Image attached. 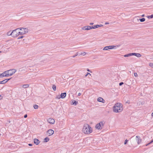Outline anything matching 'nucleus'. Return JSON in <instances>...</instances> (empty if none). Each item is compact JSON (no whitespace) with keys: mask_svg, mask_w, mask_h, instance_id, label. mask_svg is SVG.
<instances>
[{"mask_svg":"<svg viewBox=\"0 0 153 153\" xmlns=\"http://www.w3.org/2000/svg\"><path fill=\"white\" fill-rule=\"evenodd\" d=\"M10 35L13 37H16L20 35L18 29L17 28L13 30L11 32Z\"/></svg>","mask_w":153,"mask_h":153,"instance_id":"nucleus-5","label":"nucleus"},{"mask_svg":"<svg viewBox=\"0 0 153 153\" xmlns=\"http://www.w3.org/2000/svg\"><path fill=\"white\" fill-rule=\"evenodd\" d=\"M2 96L0 95V99H2Z\"/></svg>","mask_w":153,"mask_h":153,"instance_id":"nucleus-39","label":"nucleus"},{"mask_svg":"<svg viewBox=\"0 0 153 153\" xmlns=\"http://www.w3.org/2000/svg\"><path fill=\"white\" fill-rule=\"evenodd\" d=\"M145 20V19L144 18H143L140 19V21L141 22H144Z\"/></svg>","mask_w":153,"mask_h":153,"instance_id":"nucleus-24","label":"nucleus"},{"mask_svg":"<svg viewBox=\"0 0 153 153\" xmlns=\"http://www.w3.org/2000/svg\"><path fill=\"white\" fill-rule=\"evenodd\" d=\"M23 38V36H21L19 37L18 38V39H21V38Z\"/></svg>","mask_w":153,"mask_h":153,"instance_id":"nucleus-34","label":"nucleus"},{"mask_svg":"<svg viewBox=\"0 0 153 153\" xmlns=\"http://www.w3.org/2000/svg\"><path fill=\"white\" fill-rule=\"evenodd\" d=\"M114 112L116 113L120 112L123 110V105L120 103H117L115 104L113 107Z\"/></svg>","mask_w":153,"mask_h":153,"instance_id":"nucleus-2","label":"nucleus"},{"mask_svg":"<svg viewBox=\"0 0 153 153\" xmlns=\"http://www.w3.org/2000/svg\"><path fill=\"white\" fill-rule=\"evenodd\" d=\"M20 35L24 34L28 32V30L26 28H18Z\"/></svg>","mask_w":153,"mask_h":153,"instance_id":"nucleus-6","label":"nucleus"},{"mask_svg":"<svg viewBox=\"0 0 153 153\" xmlns=\"http://www.w3.org/2000/svg\"><path fill=\"white\" fill-rule=\"evenodd\" d=\"M105 123L104 121H102L97 124L95 126L96 128L98 130L101 129L103 127Z\"/></svg>","mask_w":153,"mask_h":153,"instance_id":"nucleus-4","label":"nucleus"},{"mask_svg":"<svg viewBox=\"0 0 153 153\" xmlns=\"http://www.w3.org/2000/svg\"><path fill=\"white\" fill-rule=\"evenodd\" d=\"M93 23H90V25H93Z\"/></svg>","mask_w":153,"mask_h":153,"instance_id":"nucleus-42","label":"nucleus"},{"mask_svg":"<svg viewBox=\"0 0 153 153\" xmlns=\"http://www.w3.org/2000/svg\"><path fill=\"white\" fill-rule=\"evenodd\" d=\"M27 117V114H25V116H24V117H25V118H26V117Z\"/></svg>","mask_w":153,"mask_h":153,"instance_id":"nucleus-36","label":"nucleus"},{"mask_svg":"<svg viewBox=\"0 0 153 153\" xmlns=\"http://www.w3.org/2000/svg\"><path fill=\"white\" fill-rule=\"evenodd\" d=\"M72 102L73 104H74L75 105H76L78 103V102L76 101H74V102L73 101Z\"/></svg>","mask_w":153,"mask_h":153,"instance_id":"nucleus-25","label":"nucleus"},{"mask_svg":"<svg viewBox=\"0 0 153 153\" xmlns=\"http://www.w3.org/2000/svg\"><path fill=\"white\" fill-rule=\"evenodd\" d=\"M115 47L114 46H108L109 49H111L114 48Z\"/></svg>","mask_w":153,"mask_h":153,"instance_id":"nucleus-20","label":"nucleus"},{"mask_svg":"<svg viewBox=\"0 0 153 153\" xmlns=\"http://www.w3.org/2000/svg\"><path fill=\"white\" fill-rule=\"evenodd\" d=\"M80 95H81V94H80V93H78V95L79 96H80Z\"/></svg>","mask_w":153,"mask_h":153,"instance_id":"nucleus-40","label":"nucleus"},{"mask_svg":"<svg viewBox=\"0 0 153 153\" xmlns=\"http://www.w3.org/2000/svg\"><path fill=\"white\" fill-rule=\"evenodd\" d=\"M29 85L28 84H25V85H24L22 86V87L24 88H28L29 87Z\"/></svg>","mask_w":153,"mask_h":153,"instance_id":"nucleus-17","label":"nucleus"},{"mask_svg":"<svg viewBox=\"0 0 153 153\" xmlns=\"http://www.w3.org/2000/svg\"><path fill=\"white\" fill-rule=\"evenodd\" d=\"M131 54H132V53H129V54H127L126 55H124V56L125 57H128L129 56H132Z\"/></svg>","mask_w":153,"mask_h":153,"instance_id":"nucleus-18","label":"nucleus"},{"mask_svg":"<svg viewBox=\"0 0 153 153\" xmlns=\"http://www.w3.org/2000/svg\"><path fill=\"white\" fill-rule=\"evenodd\" d=\"M132 55H134L137 57H140L141 56V55L139 53H132L131 54Z\"/></svg>","mask_w":153,"mask_h":153,"instance_id":"nucleus-14","label":"nucleus"},{"mask_svg":"<svg viewBox=\"0 0 153 153\" xmlns=\"http://www.w3.org/2000/svg\"><path fill=\"white\" fill-rule=\"evenodd\" d=\"M152 117H153V112L152 114Z\"/></svg>","mask_w":153,"mask_h":153,"instance_id":"nucleus-43","label":"nucleus"},{"mask_svg":"<svg viewBox=\"0 0 153 153\" xmlns=\"http://www.w3.org/2000/svg\"><path fill=\"white\" fill-rule=\"evenodd\" d=\"M97 101L98 102H101L103 103L105 102V100L102 98L101 97H99L97 99Z\"/></svg>","mask_w":153,"mask_h":153,"instance_id":"nucleus-12","label":"nucleus"},{"mask_svg":"<svg viewBox=\"0 0 153 153\" xmlns=\"http://www.w3.org/2000/svg\"><path fill=\"white\" fill-rule=\"evenodd\" d=\"M66 96V93L65 92L62 93L61 94L60 97L59 96L58 97H57L56 98L60 99V98H61L62 99H63L65 98Z\"/></svg>","mask_w":153,"mask_h":153,"instance_id":"nucleus-10","label":"nucleus"},{"mask_svg":"<svg viewBox=\"0 0 153 153\" xmlns=\"http://www.w3.org/2000/svg\"><path fill=\"white\" fill-rule=\"evenodd\" d=\"M1 51H0V53H1Z\"/></svg>","mask_w":153,"mask_h":153,"instance_id":"nucleus-45","label":"nucleus"},{"mask_svg":"<svg viewBox=\"0 0 153 153\" xmlns=\"http://www.w3.org/2000/svg\"><path fill=\"white\" fill-rule=\"evenodd\" d=\"M28 145H29V146H32V144H30H30H28Z\"/></svg>","mask_w":153,"mask_h":153,"instance_id":"nucleus-38","label":"nucleus"},{"mask_svg":"<svg viewBox=\"0 0 153 153\" xmlns=\"http://www.w3.org/2000/svg\"><path fill=\"white\" fill-rule=\"evenodd\" d=\"M10 79H6L2 81H0V84H4L6 83Z\"/></svg>","mask_w":153,"mask_h":153,"instance_id":"nucleus-13","label":"nucleus"},{"mask_svg":"<svg viewBox=\"0 0 153 153\" xmlns=\"http://www.w3.org/2000/svg\"><path fill=\"white\" fill-rule=\"evenodd\" d=\"M136 140L137 141L138 144H140L141 143L142 140L140 137H139L137 136L136 137Z\"/></svg>","mask_w":153,"mask_h":153,"instance_id":"nucleus-11","label":"nucleus"},{"mask_svg":"<svg viewBox=\"0 0 153 153\" xmlns=\"http://www.w3.org/2000/svg\"><path fill=\"white\" fill-rule=\"evenodd\" d=\"M86 53L85 52H82L81 54L83 56H85L86 54Z\"/></svg>","mask_w":153,"mask_h":153,"instance_id":"nucleus-26","label":"nucleus"},{"mask_svg":"<svg viewBox=\"0 0 153 153\" xmlns=\"http://www.w3.org/2000/svg\"><path fill=\"white\" fill-rule=\"evenodd\" d=\"M105 25L108 24H109V23H108V22H106V23H105Z\"/></svg>","mask_w":153,"mask_h":153,"instance_id":"nucleus-41","label":"nucleus"},{"mask_svg":"<svg viewBox=\"0 0 153 153\" xmlns=\"http://www.w3.org/2000/svg\"><path fill=\"white\" fill-rule=\"evenodd\" d=\"M88 74H90V75H91V74L90 73H88L87 74L85 75V76H87V75H88Z\"/></svg>","mask_w":153,"mask_h":153,"instance_id":"nucleus-37","label":"nucleus"},{"mask_svg":"<svg viewBox=\"0 0 153 153\" xmlns=\"http://www.w3.org/2000/svg\"><path fill=\"white\" fill-rule=\"evenodd\" d=\"M47 121L51 124H53L55 123V120L52 118H50L47 119Z\"/></svg>","mask_w":153,"mask_h":153,"instance_id":"nucleus-7","label":"nucleus"},{"mask_svg":"<svg viewBox=\"0 0 153 153\" xmlns=\"http://www.w3.org/2000/svg\"><path fill=\"white\" fill-rule=\"evenodd\" d=\"M54 133V131L51 129L48 130L47 131V134L49 136H50L53 135V134Z\"/></svg>","mask_w":153,"mask_h":153,"instance_id":"nucleus-8","label":"nucleus"},{"mask_svg":"<svg viewBox=\"0 0 153 153\" xmlns=\"http://www.w3.org/2000/svg\"><path fill=\"white\" fill-rule=\"evenodd\" d=\"M49 138L47 137H46L44 139V142H47L49 141Z\"/></svg>","mask_w":153,"mask_h":153,"instance_id":"nucleus-19","label":"nucleus"},{"mask_svg":"<svg viewBox=\"0 0 153 153\" xmlns=\"http://www.w3.org/2000/svg\"><path fill=\"white\" fill-rule=\"evenodd\" d=\"M34 143L36 145H38L40 143V141L38 139H35L34 140Z\"/></svg>","mask_w":153,"mask_h":153,"instance_id":"nucleus-15","label":"nucleus"},{"mask_svg":"<svg viewBox=\"0 0 153 153\" xmlns=\"http://www.w3.org/2000/svg\"><path fill=\"white\" fill-rule=\"evenodd\" d=\"M16 70L15 69H12L9 70L3 73V75L5 77L11 76L14 74L16 72Z\"/></svg>","mask_w":153,"mask_h":153,"instance_id":"nucleus-3","label":"nucleus"},{"mask_svg":"<svg viewBox=\"0 0 153 153\" xmlns=\"http://www.w3.org/2000/svg\"><path fill=\"white\" fill-rule=\"evenodd\" d=\"M103 26V25H96L94 26V27H93L94 29L96 28H97V27H100L101 26Z\"/></svg>","mask_w":153,"mask_h":153,"instance_id":"nucleus-16","label":"nucleus"},{"mask_svg":"<svg viewBox=\"0 0 153 153\" xmlns=\"http://www.w3.org/2000/svg\"><path fill=\"white\" fill-rule=\"evenodd\" d=\"M123 84V82H121L119 84V85L121 86V85H122Z\"/></svg>","mask_w":153,"mask_h":153,"instance_id":"nucleus-32","label":"nucleus"},{"mask_svg":"<svg viewBox=\"0 0 153 153\" xmlns=\"http://www.w3.org/2000/svg\"><path fill=\"white\" fill-rule=\"evenodd\" d=\"M153 142V139L151 141V142L149 143L148 144H146V146H147L148 145L150 144L151 143H152V142Z\"/></svg>","mask_w":153,"mask_h":153,"instance_id":"nucleus-27","label":"nucleus"},{"mask_svg":"<svg viewBox=\"0 0 153 153\" xmlns=\"http://www.w3.org/2000/svg\"><path fill=\"white\" fill-rule=\"evenodd\" d=\"M153 18V14L151 16H149L148 17V18Z\"/></svg>","mask_w":153,"mask_h":153,"instance_id":"nucleus-31","label":"nucleus"},{"mask_svg":"<svg viewBox=\"0 0 153 153\" xmlns=\"http://www.w3.org/2000/svg\"><path fill=\"white\" fill-rule=\"evenodd\" d=\"M82 132L85 134H89L92 132L93 129L89 125L85 124L82 128Z\"/></svg>","mask_w":153,"mask_h":153,"instance_id":"nucleus-1","label":"nucleus"},{"mask_svg":"<svg viewBox=\"0 0 153 153\" xmlns=\"http://www.w3.org/2000/svg\"><path fill=\"white\" fill-rule=\"evenodd\" d=\"M109 49L108 46H106L104 48L103 50H107Z\"/></svg>","mask_w":153,"mask_h":153,"instance_id":"nucleus-22","label":"nucleus"},{"mask_svg":"<svg viewBox=\"0 0 153 153\" xmlns=\"http://www.w3.org/2000/svg\"><path fill=\"white\" fill-rule=\"evenodd\" d=\"M128 140H125V142H124V144H126L127 142H128Z\"/></svg>","mask_w":153,"mask_h":153,"instance_id":"nucleus-30","label":"nucleus"},{"mask_svg":"<svg viewBox=\"0 0 153 153\" xmlns=\"http://www.w3.org/2000/svg\"><path fill=\"white\" fill-rule=\"evenodd\" d=\"M134 76L136 77H137L138 76V75L136 73H134Z\"/></svg>","mask_w":153,"mask_h":153,"instance_id":"nucleus-28","label":"nucleus"},{"mask_svg":"<svg viewBox=\"0 0 153 153\" xmlns=\"http://www.w3.org/2000/svg\"><path fill=\"white\" fill-rule=\"evenodd\" d=\"M3 73H2L1 74H0V77H5V76H4L3 75Z\"/></svg>","mask_w":153,"mask_h":153,"instance_id":"nucleus-29","label":"nucleus"},{"mask_svg":"<svg viewBox=\"0 0 153 153\" xmlns=\"http://www.w3.org/2000/svg\"><path fill=\"white\" fill-rule=\"evenodd\" d=\"M87 71H90V70L88 69H87Z\"/></svg>","mask_w":153,"mask_h":153,"instance_id":"nucleus-44","label":"nucleus"},{"mask_svg":"<svg viewBox=\"0 0 153 153\" xmlns=\"http://www.w3.org/2000/svg\"><path fill=\"white\" fill-rule=\"evenodd\" d=\"M92 29H94V27L93 26H84L82 27V29L85 30H88Z\"/></svg>","mask_w":153,"mask_h":153,"instance_id":"nucleus-9","label":"nucleus"},{"mask_svg":"<svg viewBox=\"0 0 153 153\" xmlns=\"http://www.w3.org/2000/svg\"><path fill=\"white\" fill-rule=\"evenodd\" d=\"M11 32H8L7 33V35H10V33H11Z\"/></svg>","mask_w":153,"mask_h":153,"instance_id":"nucleus-33","label":"nucleus"},{"mask_svg":"<svg viewBox=\"0 0 153 153\" xmlns=\"http://www.w3.org/2000/svg\"><path fill=\"white\" fill-rule=\"evenodd\" d=\"M33 107L35 109H37L38 108V106L36 105H34Z\"/></svg>","mask_w":153,"mask_h":153,"instance_id":"nucleus-23","label":"nucleus"},{"mask_svg":"<svg viewBox=\"0 0 153 153\" xmlns=\"http://www.w3.org/2000/svg\"><path fill=\"white\" fill-rule=\"evenodd\" d=\"M153 65V63H149V65L150 66H152Z\"/></svg>","mask_w":153,"mask_h":153,"instance_id":"nucleus-35","label":"nucleus"},{"mask_svg":"<svg viewBox=\"0 0 153 153\" xmlns=\"http://www.w3.org/2000/svg\"><path fill=\"white\" fill-rule=\"evenodd\" d=\"M56 85H53L52 86V88L54 91H55L56 90Z\"/></svg>","mask_w":153,"mask_h":153,"instance_id":"nucleus-21","label":"nucleus"}]
</instances>
